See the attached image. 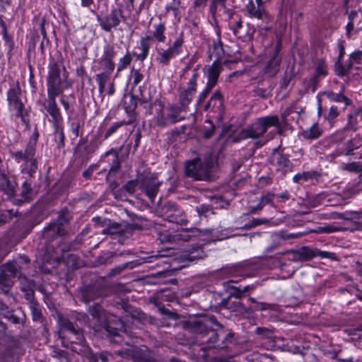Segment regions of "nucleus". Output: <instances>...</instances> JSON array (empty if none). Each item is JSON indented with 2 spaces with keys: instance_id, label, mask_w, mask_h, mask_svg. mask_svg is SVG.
<instances>
[{
  "instance_id": "1",
  "label": "nucleus",
  "mask_w": 362,
  "mask_h": 362,
  "mask_svg": "<svg viewBox=\"0 0 362 362\" xmlns=\"http://www.w3.org/2000/svg\"><path fill=\"white\" fill-rule=\"evenodd\" d=\"M38 134L36 133L27 143L23 150L11 151V156L16 162L21 164V172L28 177H33L37 169L36 144Z\"/></svg>"
},
{
  "instance_id": "2",
  "label": "nucleus",
  "mask_w": 362,
  "mask_h": 362,
  "mask_svg": "<svg viewBox=\"0 0 362 362\" xmlns=\"http://www.w3.org/2000/svg\"><path fill=\"white\" fill-rule=\"evenodd\" d=\"M279 118L277 115H268L257 118L252 124L243 129L240 137L243 139H258L263 136L270 127H280Z\"/></svg>"
},
{
  "instance_id": "3",
  "label": "nucleus",
  "mask_w": 362,
  "mask_h": 362,
  "mask_svg": "<svg viewBox=\"0 0 362 362\" xmlns=\"http://www.w3.org/2000/svg\"><path fill=\"white\" fill-rule=\"evenodd\" d=\"M196 325L197 331L199 332L201 334L204 331V334H210L209 338L206 341L207 348L224 349L227 347L229 342L232 341L233 334L229 332L224 337L223 341L221 343L218 342V334L211 329V326H220V325L214 317L208 320L197 322Z\"/></svg>"
},
{
  "instance_id": "4",
  "label": "nucleus",
  "mask_w": 362,
  "mask_h": 362,
  "mask_svg": "<svg viewBox=\"0 0 362 362\" xmlns=\"http://www.w3.org/2000/svg\"><path fill=\"white\" fill-rule=\"evenodd\" d=\"M184 35L181 33L167 48L156 47V62L161 66H168L170 61L183 52Z\"/></svg>"
},
{
  "instance_id": "5",
  "label": "nucleus",
  "mask_w": 362,
  "mask_h": 362,
  "mask_svg": "<svg viewBox=\"0 0 362 362\" xmlns=\"http://www.w3.org/2000/svg\"><path fill=\"white\" fill-rule=\"evenodd\" d=\"M160 108L156 112V115L152 119L151 124L158 127H167L177 123L185 119L182 115L184 112L177 105H170L163 107L159 105Z\"/></svg>"
},
{
  "instance_id": "6",
  "label": "nucleus",
  "mask_w": 362,
  "mask_h": 362,
  "mask_svg": "<svg viewBox=\"0 0 362 362\" xmlns=\"http://www.w3.org/2000/svg\"><path fill=\"white\" fill-rule=\"evenodd\" d=\"M212 163L209 160H202L199 158L186 162L185 175L194 180H206L210 177Z\"/></svg>"
},
{
  "instance_id": "7",
  "label": "nucleus",
  "mask_w": 362,
  "mask_h": 362,
  "mask_svg": "<svg viewBox=\"0 0 362 362\" xmlns=\"http://www.w3.org/2000/svg\"><path fill=\"white\" fill-rule=\"evenodd\" d=\"M21 90L19 83L17 81L16 84L11 87L7 92V100L10 111L16 118H20L22 123H25L26 111L25 106L21 98Z\"/></svg>"
},
{
  "instance_id": "8",
  "label": "nucleus",
  "mask_w": 362,
  "mask_h": 362,
  "mask_svg": "<svg viewBox=\"0 0 362 362\" xmlns=\"http://www.w3.org/2000/svg\"><path fill=\"white\" fill-rule=\"evenodd\" d=\"M198 72L197 69L193 70V74L187 83V87H180L179 91V104L178 107L184 112H187L189 109V105L197 92Z\"/></svg>"
},
{
  "instance_id": "9",
  "label": "nucleus",
  "mask_w": 362,
  "mask_h": 362,
  "mask_svg": "<svg viewBox=\"0 0 362 362\" xmlns=\"http://www.w3.org/2000/svg\"><path fill=\"white\" fill-rule=\"evenodd\" d=\"M47 87V94L60 95L64 90L59 66L56 62H52L48 65Z\"/></svg>"
},
{
  "instance_id": "10",
  "label": "nucleus",
  "mask_w": 362,
  "mask_h": 362,
  "mask_svg": "<svg viewBox=\"0 0 362 362\" xmlns=\"http://www.w3.org/2000/svg\"><path fill=\"white\" fill-rule=\"evenodd\" d=\"M116 54L114 45L108 43L104 46L103 54L97 62V69L101 71L100 74L112 75L115 67L113 59Z\"/></svg>"
},
{
  "instance_id": "11",
  "label": "nucleus",
  "mask_w": 362,
  "mask_h": 362,
  "mask_svg": "<svg viewBox=\"0 0 362 362\" xmlns=\"http://www.w3.org/2000/svg\"><path fill=\"white\" fill-rule=\"evenodd\" d=\"M228 25L233 34L243 40H250L255 33L254 25L250 23L243 25L240 16H232Z\"/></svg>"
},
{
  "instance_id": "12",
  "label": "nucleus",
  "mask_w": 362,
  "mask_h": 362,
  "mask_svg": "<svg viewBox=\"0 0 362 362\" xmlns=\"http://www.w3.org/2000/svg\"><path fill=\"white\" fill-rule=\"evenodd\" d=\"M59 95L47 94V98L37 103L41 105L47 114L50 116L49 122L52 124L63 123V117L57 105L56 98Z\"/></svg>"
},
{
  "instance_id": "13",
  "label": "nucleus",
  "mask_w": 362,
  "mask_h": 362,
  "mask_svg": "<svg viewBox=\"0 0 362 362\" xmlns=\"http://www.w3.org/2000/svg\"><path fill=\"white\" fill-rule=\"evenodd\" d=\"M291 254L293 255L292 259L296 261L310 260L317 256L332 259L333 256H334V253L326 251H320L317 249H313L309 247H303L298 250L293 251Z\"/></svg>"
},
{
  "instance_id": "14",
  "label": "nucleus",
  "mask_w": 362,
  "mask_h": 362,
  "mask_svg": "<svg viewBox=\"0 0 362 362\" xmlns=\"http://www.w3.org/2000/svg\"><path fill=\"white\" fill-rule=\"evenodd\" d=\"M123 17L121 10L113 8L109 14L105 17L97 16V21L100 28L105 32H110L112 28L118 26L121 22L120 18Z\"/></svg>"
},
{
  "instance_id": "15",
  "label": "nucleus",
  "mask_w": 362,
  "mask_h": 362,
  "mask_svg": "<svg viewBox=\"0 0 362 362\" xmlns=\"http://www.w3.org/2000/svg\"><path fill=\"white\" fill-rule=\"evenodd\" d=\"M68 218L65 214H60L57 221L49 223L44 229V235L47 238L63 236L66 233L64 225L68 223Z\"/></svg>"
},
{
  "instance_id": "16",
  "label": "nucleus",
  "mask_w": 362,
  "mask_h": 362,
  "mask_svg": "<svg viewBox=\"0 0 362 362\" xmlns=\"http://www.w3.org/2000/svg\"><path fill=\"white\" fill-rule=\"evenodd\" d=\"M280 47L276 46L271 58L267 62L264 68L262 70V74L265 77H273L279 71L281 64Z\"/></svg>"
},
{
  "instance_id": "17",
  "label": "nucleus",
  "mask_w": 362,
  "mask_h": 362,
  "mask_svg": "<svg viewBox=\"0 0 362 362\" xmlns=\"http://www.w3.org/2000/svg\"><path fill=\"white\" fill-rule=\"evenodd\" d=\"M245 10L250 17L259 20L264 19L267 16L263 0H248L245 4Z\"/></svg>"
},
{
  "instance_id": "18",
  "label": "nucleus",
  "mask_w": 362,
  "mask_h": 362,
  "mask_svg": "<svg viewBox=\"0 0 362 362\" xmlns=\"http://www.w3.org/2000/svg\"><path fill=\"white\" fill-rule=\"evenodd\" d=\"M62 334L63 337H69L71 342L82 343L83 341V335L82 331L76 327L69 320H63L62 321Z\"/></svg>"
},
{
  "instance_id": "19",
  "label": "nucleus",
  "mask_w": 362,
  "mask_h": 362,
  "mask_svg": "<svg viewBox=\"0 0 362 362\" xmlns=\"http://www.w3.org/2000/svg\"><path fill=\"white\" fill-rule=\"evenodd\" d=\"M272 162L276 165V170L286 175L293 170V163L288 158V156L277 151V148L274 149L272 154Z\"/></svg>"
},
{
  "instance_id": "20",
  "label": "nucleus",
  "mask_w": 362,
  "mask_h": 362,
  "mask_svg": "<svg viewBox=\"0 0 362 362\" xmlns=\"http://www.w3.org/2000/svg\"><path fill=\"white\" fill-rule=\"evenodd\" d=\"M221 69V64L216 61H214L212 64L206 66L204 68V75L207 78L206 85L214 88L217 83Z\"/></svg>"
},
{
  "instance_id": "21",
  "label": "nucleus",
  "mask_w": 362,
  "mask_h": 362,
  "mask_svg": "<svg viewBox=\"0 0 362 362\" xmlns=\"http://www.w3.org/2000/svg\"><path fill=\"white\" fill-rule=\"evenodd\" d=\"M141 188L144 190L148 197L152 200L157 194L160 183L152 177H146L141 180Z\"/></svg>"
},
{
  "instance_id": "22",
  "label": "nucleus",
  "mask_w": 362,
  "mask_h": 362,
  "mask_svg": "<svg viewBox=\"0 0 362 362\" xmlns=\"http://www.w3.org/2000/svg\"><path fill=\"white\" fill-rule=\"evenodd\" d=\"M129 355L136 362H156L147 349H142L132 346L129 350Z\"/></svg>"
},
{
  "instance_id": "23",
  "label": "nucleus",
  "mask_w": 362,
  "mask_h": 362,
  "mask_svg": "<svg viewBox=\"0 0 362 362\" xmlns=\"http://www.w3.org/2000/svg\"><path fill=\"white\" fill-rule=\"evenodd\" d=\"M322 94L330 102L344 103V110H345L348 106H350L352 104V100L348 97H346L343 93L342 90H341L339 93H334L332 90H328L324 91Z\"/></svg>"
},
{
  "instance_id": "24",
  "label": "nucleus",
  "mask_w": 362,
  "mask_h": 362,
  "mask_svg": "<svg viewBox=\"0 0 362 362\" xmlns=\"http://www.w3.org/2000/svg\"><path fill=\"white\" fill-rule=\"evenodd\" d=\"M151 40L152 37L151 35L142 37L140 39L139 47L138 48L141 50V52L138 54L134 53V55L138 60L143 62L146 59L149 53Z\"/></svg>"
},
{
  "instance_id": "25",
  "label": "nucleus",
  "mask_w": 362,
  "mask_h": 362,
  "mask_svg": "<svg viewBox=\"0 0 362 362\" xmlns=\"http://www.w3.org/2000/svg\"><path fill=\"white\" fill-rule=\"evenodd\" d=\"M223 107V98L220 91H215L211 96L209 102L205 105L204 110L206 111H212L216 109L218 111L221 110Z\"/></svg>"
},
{
  "instance_id": "26",
  "label": "nucleus",
  "mask_w": 362,
  "mask_h": 362,
  "mask_svg": "<svg viewBox=\"0 0 362 362\" xmlns=\"http://www.w3.org/2000/svg\"><path fill=\"white\" fill-rule=\"evenodd\" d=\"M328 74V66L325 61L322 59H318L316 62L315 74L310 78L312 83H317L318 78L325 77Z\"/></svg>"
},
{
  "instance_id": "27",
  "label": "nucleus",
  "mask_w": 362,
  "mask_h": 362,
  "mask_svg": "<svg viewBox=\"0 0 362 362\" xmlns=\"http://www.w3.org/2000/svg\"><path fill=\"white\" fill-rule=\"evenodd\" d=\"M0 189L8 195L12 197L15 193V185L12 183L8 177L5 174H1L0 176Z\"/></svg>"
},
{
  "instance_id": "28",
  "label": "nucleus",
  "mask_w": 362,
  "mask_h": 362,
  "mask_svg": "<svg viewBox=\"0 0 362 362\" xmlns=\"http://www.w3.org/2000/svg\"><path fill=\"white\" fill-rule=\"evenodd\" d=\"M361 120L362 115L357 110H354L348 115L346 129L356 131L359 122Z\"/></svg>"
},
{
  "instance_id": "29",
  "label": "nucleus",
  "mask_w": 362,
  "mask_h": 362,
  "mask_svg": "<svg viewBox=\"0 0 362 362\" xmlns=\"http://www.w3.org/2000/svg\"><path fill=\"white\" fill-rule=\"evenodd\" d=\"M166 27L165 23L160 22L153 25V31L152 39L153 38L158 42H165L166 41L165 36Z\"/></svg>"
},
{
  "instance_id": "30",
  "label": "nucleus",
  "mask_w": 362,
  "mask_h": 362,
  "mask_svg": "<svg viewBox=\"0 0 362 362\" xmlns=\"http://www.w3.org/2000/svg\"><path fill=\"white\" fill-rule=\"evenodd\" d=\"M54 127V139L58 148H64L65 144V135L63 123L52 124Z\"/></svg>"
},
{
  "instance_id": "31",
  "label": "nucleus",
  "mask_w": 362,
  "mask_h": 362,
  "mask_svg": "<svg viewBox=\"0 0 362 362\" xmlns=\"http://www.w3.org/2000/svg\"><path fill=\"white\" fill-rule=\"evenodd\" d=\"M165 214L170 222L178 223L182 220L181 218H179V215L181 214V211L173 204L169 203L165 206Z\"/></svg>"
},
{
  "instance_id": "32",
  "label": "nucleus",
  "mask_w": 362,
  "mask_h": 362,
  "mask_svg": "<svg viewBox=\"0 0 362 362\" xmlns=\"http://www.w3.org/2000/svg\"><path fill=\"white\" fill-rule=\"evenodd\" d=\"M216 33L218 36V39L216 41H214L213 44V54L216 55V59L215 61L218 62L220 59H221L224 56V49L223 47V43L221 41V30L218 26H216Z\"/></svg>"
},
{
  "instance_id": "33",
  "label": "nucleus",
  "mask_w": 362,
  "mask_h": 362,
  "mask_svg": "<svg viewBox=\"0 0 362 362\" xmlns=\"http://www.w3.org/2000/svg\"><path fill=\"white\" fill-rule=\"evenodd\" d=\"M319 174L317 171H304L300 173L296 174L293 177V181L295 183H300L301 181L308 182L313 179H317Z\"/></svg>"
},
{
  "instance_id": "34",
  "label": "nucleus",
  "mask_w": 362,
  "mask_h": 362,
  "mask_svg": "<svg viewBox=\"0 0 362 362\" xmlns=\"http://www.w3.org/2000/svg\"><path fill=\"white\" fill-rule=\"evenodd\" d=\"M362 146V139L359 136L348 141L346 144V155H352L353 151Z\"/></svg>"
},
{
  "instance_id": "35",
  "label": "nucleus",
  "mask_w": 362,
  "mask_h": 362,
  "mask_svg": "<svg viewBox=\"0 0 362 362\" xmlns=\"http://www.w3.org/2000/svg\"><path fill=\"white\" fill-rule=\"evenodd\" d=\"M356 211H345L344 213L332 212L327 214V218L352 220L356 218Z\"/></svg>"
},
{
  "instance_id": "36",
  "label": "nucleus",
  "mask_w": 362,
  "mask_h": 362,
  "mask_svg": "<svg viewBox=\"0 0 362 362\" xmlns=\"http://www.w3.org/2000/svg\"><path fill=\"white\" fill-rule=\"evenodd\" d=\"M12 279L7 273L3 271L0 272V290L2 292H8V288L12 286L13 284Z\"/></svg>"
},
{
  "instance_id": "37",
  "label": "nucleus",
  "mask_w": 362,
  "mask_h": 362,
  "mask_svg": "<svg viewBox=\"0 0 362 362\" xmlns=\"http://www.w3.org/2000/svg\"><path fill=\"white\" fill-rule=\"evenodd\" d=\"M322 131L317 123L313 124L309 129L303 131V136L308 139H315L320 137Z\"/></svg>"
},
{
  "instance_id": "38",
  "label": "nucleus",
  "mask_w": 362,
  "mask_h": 362,
  "mask_svg": "<svg viewBox=\"0 0 362 362\" xmlns=\"http://www.w3.org/2000/svg\"><path fill=\"white\" fill-rule=\"evenodd\" d=\"M233 281H229L226 283H224V286L228 293H229L230 296H233L235 298L240 299L243 297L241 293V288L233 285Z\"/></svg>"
},
{
  "instance_id": "39",
  "label": "nucleus",
  "mask_w": 362,
  "mask_h": 362,
  "mask_svg": "<svg viewBox=\"0 0 362 362\" xmlns=\"http://www.w3.org/2000/svg\"><path fill=\"white\" fill-rule=\"evenodd\" d=\"M2 271L7 273L12 278H14L19 274L18 267L16 262H9L4 264Z\"/></svg>"
},
{
  "instance_id": "40",
  "label": "nucleus",
  "mask_w": 362,
  "mask_h": 362,
  "mask_svg": "<svg viewBox=\"0 0 362 362\" xmlns=\"http://www.w3.org/2000/svg\"><path fill=\"white\" fill-rule=\"evenodd\" d=\"M132 58L130 55L129 52H127V53L119 59L117 71V72H120L124 69H127L128 66L130 65L132 62Z\"/></svg>"
},
{
  "instance_id": "41",
  "label": "nucleus",
  "mask_w": 362,
  "mask_h": 362,
  "mask_svg": "<svg viewBox=\"0 0 362 362\" xmlns=\"http://www.w3.org/2000/svg\"><path fill=\"white\" fill-rule=\"evenodd\" d=\"M0 25L2 30L3 39L11 52L13 48L12 37L8 34L6 23L3 20H0Z\"/></svg>"
},
{
  "instance_id": "42",
  "label": "nucleus",
  "mask_w": 362,
  "mask_h": 362,
  "mask_svg": "<svg viewBox=\"0 0 362 362\" xmlns=\"http://www.w3.org/2000/svg\"><path fill=\"white\" fill-rule=\"evenodd\" d=\"M22 192L21 199H16L15 202L17 204H21L25 202H27L30 199V194L31 191L30 185L28 184V181H25L22 185Z\"/></svg>"
},
{
  "instance_id": "43",
  "label": "nucleus",
  "mask_w": 362,
  "mask_h": 362,
  "mask_svg": "<svg viewBox=\"0 0 362 362\" xmlns=\"http://www.w3.org/2000/svg\"><path fill=\"white\" fill-rule=\"evenodd\" d=\"M96 81L98 84V91L100 95H102L105 91V88L107 82L109 81L111 76H107L106 74H96Z\"/></svg>"
},
{
  "instance_id": "44",
  "label": "nucleus",
  "mask_w": 362,
  "mask_h": 362,
  "mask_svg": "<svg viewBox=\"0 0 362 362\" xmlns=\"http://www.w3.org/2000/svg\"><path fill=\"white\" fill-rule=\"evenodd\" d=\"M181 6L180 0H173L172 3L167 4L165 9L168 12L172 11L175 18H180L179 9Z\"/></svg>"
},
{
  "instance_id": "45",
  "label": "nucleus",
  "mask_w": 362,
  "mask_h": 362,
  "mask_svg": "<svg viewBox=\"0 0 362 362\" xmlns=\"http://www.w3.org/2000/svg\"><path fill=\"white\" fill-rule=\"evenodd\" d=\"M183 234H180V235L185 240H188L192 237L201 236L204 233L202 230L198 228L188 229L183 231Z\"/></svg>"
},
{
  "instance_id": "46",
  "label": "nucleus",
  "mask_w": 362,
  "mask_h": 362,
  "mask_svg": "<svg viewBox=\"0 0 362 362\" xmlns=\"http://www.w3.org/2000/svg\"><path fill=\"white\" fill-rule=\"evenodd\" d=\"M334 71L335 74L339 77H343L349 74V72L346 69L345 66L342 64L341 61H336L334 62Z\"/></svg>"
},
{
  "instance_id": "47",
  "label": "nucleus",
  "mask_w": 362,
  "mask_h": 362,
  "mask_svg": "<svg viewBox=\"0 0 362 362\" xmlns=\"http://www.w3.org/2000/svg\"><path fill=\"white\" fill-rule=\"evenodd\" d=\"M342 168L353 173L362 172V162H352L344 164Z\"/></svg>"
},
{
  "instance_id": "48",
  "label": "nucleus",
  "mask_w": 362,
  "mask_h": 362,
  "mask_svg": "<svg viewBox=\"0 0 362 362\" xmlns=\"http://www.w3.org/2000/svg\"><path fill=\"white\" fill-rule=\"evenodd\" d=\"M339 115V111L338 107L336 105H332L328 110L326 119L329 124H332Z\"/></svg>"
},
{
  "instance_id": "49",
  "label": "nucleus",
  "mask_w": 362,
  "mask_h": 362,
  "mask_svg": "<svg viewBox=\"0 0 362 362\" xmlns=\"http://www.w3.org/2000/svg\"><path fill=\"white\" fill-rule=\"evenodd\" d=\"M124 124H126L125 122H117L112 124V125L107 129L106 133L104 136V139H108L114 133H115L119 127L124 126Z\"/></svg>"
},
{
  "instance_id": "50",
  "label": "nucleus",
  "mask_w": 362,
  "mask_h": 362,
  "mask_svg": "<svg viewBox=\"0 0 362 362\" xmlns=\"http://www.w3.org/2000/svg\"><path fill=\"white\" fill-rule=\"evenodd\" d=\"M254 96H258L262 98H267L271 95V90L267 88L256 87L253 90Z\"/></svg>"
},
{
  "instance_id": "51",
  "label": "nucleus",
  "mask_w": 362,
  "mask_h": 362,
  "mask_svg": "<svg viewBox=\"0 0 362 362\" xmlns=\"http://www.w3.org/2000/svg\"><path fill=\"white\" fill-rule=\"evenodd\" d=\"M213 88V87H211L206 84L205 88L198 95V98L197 100V103L198 105H200L201 103L207 98V96L209 95V94L210 93Z\"/></svg>"
},
{
  "instance_id": "52",
  "label": "nucleus",
  "mask_w": 362,
  "mask_h": 362,
  "mask_svg": "<svg viewBox=\"0 0 362 362\" xmlns=\"http://www.w3.org/2000/svg\"><path fill=\"white\" fill-rule=\"evenodd\" d=\"M225 2H226V0H212V4L210 6V11L213 16H215V14L217 12V10L219 7L220 8L225 7Z\"/></svg>"
},
{
  "instance_id": "53",
  "label": "nucleus",
  "mask_w": 362,
  "mask_h": 362,
  "mask_svg": "<svg viewBox=\"0 0 362 362\" xmlns=\"http://www.w3.org/2000/svg\"><path fill=\"white\" fill-rule=\"evenodd\" d=\"M267 223L266 219L263 218H254L252 221L249 222L248 223L245 224V226L243 227V229H250L254 227H256L257 226L262 225L263 223Z\"/></svg>"
},
{
  "instance_id": "54",
  "label": "nucleus",
  "mask_w": 362,
  "mask_h": 362,
  "mask_svg": "<svg viewBox=\"0 0 362 362\" xmlns=\"http://www.w3.org/2000/svg\"><path fill=\"white\" fill-rule=\"evenodd\" d=\"M323 233H332L334 232L341 231L343 229L340 227L325 224L322 226Z\"/></svg>"
},
{
  "instance_id": "55",
  "label": "nucleus",
  "mask_w": 362,
  "mask_h": 362,
  "mask_svg": "<svg viewBox=\"0 0 362 362\" xmlns=\"http://www.w3.org/2000/svg\"><path fill=\"white\" fill-rule=\"evenodd\" d=\"M133 77V85L136 86L138 85L144 78V75L140 73L139 70H134L132 74Z\"/></svg>"
},
{
  "instance_id": "56",
  "label": "nucleus",
  "mask_w": 362,
  "mask_h": 362,
  "mask_svg": "<svg viewBox=\"0 0 362 362\" xmlns=\"http://www.w3.org/2000/svg\"><path fill=\"white\" fill-rule=\"evenodd\" d=\"M351 60H352L355 64H360L362 60V52L361 51H356L351 53L349 56Z\"/></svg>"
},
{
  "instance_id": "57",
  "label": "nucleus",
  "mask_w": 362,
  "mask_h": 362,
  "mask_svg": "<svg viewBox=\"0 0 362 362\" xmlns=\"http://www.w3.org/2000/svg\"><path fill=\"white\" fill-rule=\"evenodd\" d=\"M119 165H120V163H119L118 155L117 153H115L114 156H113L112 164L110 168V172L117 171L118 169L119 168Z\"/></svg>"
},
{
  "instance_id": "58",
  "label": "nucleus",
  "mask_w": 362,
  "mask_h": 362,
  "mask_svg": "<svg viewBox=\"0 0 362 362\" xmlns=\"http://www.w3.org/2000/svg\"><path fill=\"white\" fill-rule=\"evenodd\" d=\"M259 310H272L276 311L278 310V306L276 304H271L267 303H259Z\"/></svg>"
},
{
  "instance_id": "59",
  "label": "nucleus",
  "mask_w": 362,
  "mask_h": 362,
  "mask_svg": "<svg viewBox=\"0 0 362 362\" xmlns=\"http://www.w3.org/2000/svg\"><path fill=\"white\" fill-rule=\"evenodd\" d=\"M76 75L83 79L84 77H87L90 81V77L88 76L85 67L83 65L78 66L76 69Z\"/></svg>"
},
{
  "instance_id": "60",
  "label": "nucleus",
  "mask_w": 362,
  "mask_h": 362,
  "mask_svg": "<svg viewBox=\"0 0 362 362\" xmlns=\"http://www.w3.org/2000/svg\"><path fill=\"white\" fill-rule=\"evenodd\" d=\"M276 195L274 194H267L264 196H262L260 199V202L262 203V204L263 206H265L266 204H272V200H273V198L275 197Z\"/></svg>"
},
{
  "instance_id": "61",
  "label": "nucleus",
  "mask_w": 362,
  "mask_h": 362,
  "mask_svg": "<svg viewBox=\"0 0 362 362\" xmlns=\"http://www.w3.org/2000/svg\"><path fill=\"white\" fill-rule=\"evenodd\" d=\"M308 232H298V233H290L286 234L285 236H283L284 239H293V238H299L303 237L305 235H307Z\"/></svg>"
},
{
  "instance_id": "62",
  "label": "nucleus",
  "mask_w": 362,
  "mask_h": 362,
  "mask_svg": "<svg viewBox=\"0 0 362 362\" xmlns=\"http://www.w3.org/2000/svg\"><path fill=\"white\" fill-rule=\"evenodd\" d=\"M136 187V182L135 180H129L124 186L125 189L130 193H133Z\"/></svg>"
},
{
  "instance_id": "63",
  "label": "nucleus",
  "mask_w": 362,
  "mask_h": 362,
  "mask_svg": "<svg viewBox=\"0 0 362 362\" xmlns=\"http://www.w3.org/2000/svg\"><path fill=\"white\" fill-rule=\"evenodd\" d=\"M338 48H339V55H338L336 61H342V59L345 54V49H344L342 42H339Z\"/></svg>"
},
{
  "instance_id": "64",
  "label": "nucleus",
  "mask_w": 362,
  "mask_h": 362,
  "mask_svg": "<svg viewBox=\"0 0 362 362\" xmlns=\"http://www.w3.org/2000/svg\"><path fill=\"white\" fill-rule=\"evenodd\" d=\"M98 305H96L95 306H93L92 308H90L89 313L94 318L100 317V311L98 309Z\"/></svg>"
}]
</instances>
